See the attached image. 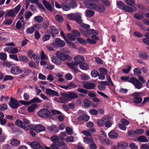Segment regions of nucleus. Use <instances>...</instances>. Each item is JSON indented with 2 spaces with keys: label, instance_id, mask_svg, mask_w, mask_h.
Segmentation results:
<instances>
[{
  "label": "nucleus",
  "instance_id": "obj_1",
  "mask_svg": "<svg viewBox=\"0 0 149 149\" xmlns=\"http://www.w3.org/2000/svg\"><path fill=\"white\" fill-rule=\"evenodd\" d=\"M74 62H68L67 64L72 72L74 74L79 72V70L77 65L80 64L85 61L84 57L82 56L78 55L74 57Z\"/></svg>",
  "mask_w": 149,
  "mask_h": 149
},
{
  "label": "nucleus",
  "instance_id": "obj_2",
  "mask_svg": "<svg viewBox=\"0 0 149 149\" xmlns=\"http://www.w3.org/2000/svg\"><path fill=\"white\" fill-rule=\"evenodd\" d=\"M56 56L53 57L51 60L53 63L57 65H60L61 64L62 60L65 61L67 60L70 61L72 59V58L68 54H64L59 52H56Z\"/></svg>",
  "mask_w": 149,
  "mask_h": 149
},
{
  "label": "nucleus",
  "instance_id": "obj_3",
  "mask_svg": "<svg viewBox=\"0 0 149 149\" xmlns=\"http://www.w3.org/2000/svg\"><path fill=\"white\" fill-rule=\"evenodd\" d=\"M38 115L40 117L45 118L50 116V112L48 109L44 108L40 109L38 112Z\"/></svg>",
  "mask_w": 149,
  "mask_h": 149
},
{
  "label": "nucleus",
  "instance_id": "obj_4",
  "mask_svg": "<svg viewBox=\"0 0 149 149\" xmlns=\"http://www.w3.org/2000/svg\"><path fill=\"white\" fill-rule=\"evenodd\" d=\"M142 94L141 92H135L132 94V96L133 97V101L134 103L139 104L142 102V98L140 96V95Z\"/></svg>",
  "mask_w": 149,
  "mask_h": 149
},
{
  "label": "nucleus",
  "instance_id": "obj_5",
  "mask_svg": "<svg viewBox=\"0 0 149 149\" xmlns=\"http://www.w3.org/2000/svg\"><path fill=\"white\" fill-rule=\"evenodd\" d=\"M24 71V73L28 72V69L27 68H24V70L20 69L18 66H13L11 69V73L14 75L19 74Z\"/></svg>",
  "mask_w": 149,
  "mask_h": 149
},
{
  "label": "nucleus",
  "instance_id": "obj_6",
  "mask_svg": "<svg viewBox=\"0 0 149 149\" xmlns=\"http://www.w3.org/2000/svg\"><path fill=\"white\" fill-rule=\"evenodd\" d=\"M128 81L134 85L137 89H140L142 87V84L140 81L132 77H131Z\"/></svg>",
  "mask_w": 149,
  "mask_h": 149
},
{
  "label": "nucleus",
  "instance_id": "obj_7",
  "mask_svg": "<svg viewBox=\"0 0 149 149\" xmlns=\"http://www.w3.org/2000/svg\"><path fill=\"white\" fill-rule=\"evenodd\" d=\"M8 104L10 107L13 109H16L18 107L19 105L18 102L17 100L12 97H11L10 102Z\"/></svg>",
  "mask_w": 149,
  "mask_h": 149
},
{
  "label": "nucleus",
  "instance_id": "obj_8",
  "mask_svg": "<svg viewBox=\"0 0 149 149\" xmlns=\"http://www.w3.org/2000/svg\"><path fill=\"white\" fill-rule=\"evenodd\" d=\"M84 3L87 8L93 10H94L96 4L90 0H86L85 1Z\"/></svg>",
  "mask_w": 149,
  "mask_h": 149
},
{
  "label": "nucleus",
  "instance_id": "obj_9",
  "mask_svg": "<svg viewBox=\"0 0 149 149\" xmlns=\"http://www.w3.org/2000/svg\"><path fill=\"white\" fill-rule=\"evenodd\" d=\"M97 35H93L91 36L92 39L90 38H87V41L88 43L94 45L96 43V41L98 40H99V38L97 36Z\"/></svg>",
  "mask_w": 149,
  "mask_h": 149
},
{
  "label": "nucleus",
  "instance_id": "obj_10",
  "mask_svg": "<svg viewBox=\"0 0 149 149\" xmlns=\"http://www.w3.org/2000/svg\"><path fill=\"white\" fill-rule=\"evenodd\" d=\"M105 10V7L102 4H96L95 6L94 10L103 13Z\"/></svg>",
  "mask_w": 149,
  "mask_h": 149
},
{
  "label": "nucleus",
  "instance_id": "obj_11",
  "mask_svg": "<svg viewBox=\"0 0 149 149\" xmlns=\"http://www.w3.org/2000/svg\"><path fill=\"white\" fill-rule=\"evenodd\" d=\"M47 128L51 132L54 134H55L57 133L59 131L58 127L55 125H52L49 126L47 127Z\"/></svg>",
  "mask_w": 149,
  "mask_h": 149
},
{
  "label": "nucleus",
  "instance_id": "obj_12",
  "mask_svg": "<svg viewBox=\"0 0 149 149\" xmlns=\"http://www.w3.org/2000/svg\"><path fill=\"white\" fill-rule=\"evenodd\" d=\"M55 43L59 47H63L65 46V43L64 41L61 40L59 38H55Z\"/></svg>",
  "mask_w": 149,
  "mask_h": 149
},
{
  "label": "nucleus",
  "instance_id": "obj_13",
  "mask_svg": "<svg viewBox=\"0 0 149 149\" xmlns=\"http://www.w3.org/2000/svg\"><path fill=\"white\" fill-rule=\"evenodd\" d=\"M40 24H36L32 27L29 28V33H32L36 30H39L40 28Z\"/></svg>",
  "mask_w": 149,
  "mask_h": 149
},
{
  "label": "nucleus",
  "instance_id": "obj_14",
  "mask_svg": "<svg viewBox=\"0 0 149 149\" xmlns=\"http://www.w3.org/2000/svg\"><path fill=\"white\" fill-rule=\"evenodd\" d=\"M34 129L35 131L37 132H40L42 131H45L46 128L43 125H36L34 127Z\"/></svg>",
  "mask_w": 149,
  "mask_h": 149
},
{
  "label": "nucleus",
  "instance_id": "obj_15",
  "mask_svg": "<svg viewBox=\"0 0 149 149\" xmlns=\"http://www.w3.org/2000/svg\"><path fill=\"white\" fill-rule=\"evenodd\" d=\"M95 86V84L93 83L87 82L83 84L84 88L87 89H93Z\"/></svg>",
  "mask_w": 149,
  "mask_h": 149
},
{
  "label": "nucleus",
  "instance_id": "obj_16",
  "mask_svg": "<svg viewBox=\"0 0 149 149\" xmlns=\"http://www.w3.org/2000/svg\"><path fill=\"white\" fill-rule=\"evenodd\" d=\"M15 124L17 126L20 127L26 130H28V126L26 127L23 123L19 119H17L15 122Z\"/></svg>",
  "mask_w": 149,
  "mask_h": 149
},
{
  "label": "nucleus",
  "instance_id": "obj_17",
  "mask_svg": "<svg viewBox=\"0 0 149 149\" xmlns=\"http://www.w3.org/2000/svg\"><path fill=\"white\" fill-rule=\"evenodd\" d=\"M46 93L48 95H49L57 96H59V93L58 92L49 89H47Z\"/></svg>",
  "mask_w": 149,
  "mask_h": 149
},
{
  "label": "nucleus",
  "instance_id": "obj_18",
  "mask_svg": "<svg viewBox=\"0 0 149 149\" xmlns=\"http://www.w3.org/2000/svg\"><path fill=\"white\" fill-rule=\"evenodd\" d=\"M90 118V117L87 114L79 116L77 118V120L79 121H84L85 122L88 121Z\"/></svg>",
  "mask_w": 149,
  "mask_h": 149
},
{
  "label": "nucleus",
  "instance_id": "obj_19",
  "mask_svg": "<svg viewBox=\"0 0 149 149\" xmlns=\"http://www.w3.org/2000/svg\"><path fill=\"white\" fill-rule=\"evenodd\" d=\"M30 146L34 149H39L41 148L40 143L38 141H33L30 144Z\"/></svg>",
  "mask_w": 149,
  "mask_h": 149
},
{
  "label": "nucleus",
  "instance_id": "obj_20",
  "mask_svg": "<svg viewBox=\"0 0 149 149\" xmlns=\"http://www.w3.org/2000/svg\"><path fill=\"white\" fill-rule=\"evenodd\" d=\"M108 136L111 139H116L118 138V135L116 132L112 130L109 133Z\"/></svg>",
  "mask_w": 149,
  "mask_h": 149
},
{
  "label": "nucleus",
  "instance_id": "obj_21",
  "mask_svg": "<svg viewBox=\"0 0 149 149\" xmlns=\"http://www.w3.org/2000/svg\"><path fill=\"white\" fill-rule=\"evenodd\" d=\"M50 33L54 36V34H58L59 31L58 29L56 28L54 26H51L50 28Z\"/></svg>",
  "mask_w": 149,
  "mask_h": 149
},
{
  "label": "nucleus",
  "instance_id": "obj_22",
  "mask_svg": "<svg viewBox=\"0 0 149 149\" xmlns=\"http://www.w3.org/2000/svg\"><path fill=\"white\" fill-rule=\"evenodd\" d=\"M71 6L69 3L64 2L62 4V8L65 11H68L71 9Z\"/></svg>",
  "mask_w": 149,
  "mask_h": 149
},
{
  "label": "nucleus",
  "instance_id": "obj_23",
  "mask_svg": "<svg viewBox=\"0 0 149 149\" xmlns=\"http://www.w3.org/2000/svg\"><path fill=\"white\" fill-rule=\"evenodd\" d=\"M42 3L47 10L50 11H52V7L49 2L47 1L46 0H43Z\"/></svg>",
  "mask_w": 149,
  "mask_h": 149
},
{
  "label": "nucleus",
  "instance_id": "obj_24",
  "mask_svg": "<svg viewBox=\"0 0 149 149\" xmlns=\"http://www.w3.org/2000/svg\"><path fill=\"white\" fill-rule=\"evenodd\" d=\"M42 102V100L38 98L35 97L31 100L29 101V105L32 103L36 104L35 103H40L41 102Z\"/></svg>",
  "mask_w": 149,
  "mask_h": 149
},
{
  "label": "nucleus",
  "instance_id": "obj_25",
  "mask_svg": "<svg viewBox=\"0 0 149 149\" xmlns=\"http://www.w3.org/2000/svg\"><path fill=\"white\" fill-rule=\"evenodd\" d=\"M15 13L13 9H10L6 14L5 17L6 18L7 17H15Z\"/></svg>",
  "mask_w": 149,
  "mask_h": 149
},
{
  "label": "nucleus",
  "instance_id": "obj_26",
  "mask_svg": "<svg viewBox=\"0 0 149 149\" xmlns=\"http://www.w3.org/2000/svg\"><path fill=\"white\" fill-rule=\"evenodd\" d=\"M79 67L80 69L83 70H87L89 68L88 65L86 63L83 62L79 65Z\"/></svg>",
  "mask_w": 149,
  "mask_h": 149
},
{
  "label": "nucleus",
  "instance_id": "obj_27",
  "mask_svg": "<svg viewBox=\"0 0 149 149\" xmlns=\"http://www.w3.org/2000/svg\"><path fill=\"white\" fill-rule=\"evenodd\" d=\"M19 141L16 139H13L10 142V144L13 146H17L20 144Z\"/></svg>",
  "mask_w": 149,
  "mask_h": 149
},
{
  "label": "nucleus",
  "instance_id": "obj_28",
  "mask_svg": "<svg viewBox=\"0 0 149 149\" xmlns=\"http://www.w3.org/2000/svg\"><path fill=\"white\" fill-rule=\"evenodd\" d=\"M137 140L141 142H147L148 140L147 138L144 136H141L137 138Z\"/></svg>",
  "mask_w": 149,
  "mask_h": 149
},
{
  "label": "nucleus",
  "instance_id": "obj_29",
  "mask_svg": "<svg viewBox=\"0 0 149 149\" xmlns=\"http://www.w3.org/2000/svg\"><path fill=\"white\" fill-rule=\"evenodd\" d=\"M38 105L36 104H32L29 107V112H33L35 109L37 108Z\"/></svg>",
  "mask_w": 149,
  "mask_h": 149
},
{
  "label": "nucleus",
  "instance_id": "obj_30",
  "mask_svg": "<svg viewBox=\"0 0 149 149\" xmlns=\"http://www.w3.org/2000/svg\"><path fill=\"white\" fill-rule=\"evenodd\" d=\"M94 14V12L93 10H88L86 11L85 15L87 17H91Z\"/></svg>",
  "mask_w": 149,
  "mask_h": 149
},
{
  "label": "nucleus",
  "instance_id": "obj_31",
  "mask_svg": "<svg viewBox=\"0 0 149 149\" xmlns=\"http://www.w3.org/2000/svg\"><path fill=\"white\" fill-rule=\"evenodd\" d=\"M123 10L125 12L130 13H132L134 12V9L132 7L126 5L123 8Z\"/></svg>",
  "mask_w": 149,
  "mask_h": 149
},
{
  "label": "nucleus",
  "instance_id": "obj_32",
  "mask_svg": "<svg viewBox=\"0 0 149 149\" xmlns=\"http://www.w3.org/2000/svg\"><path fill=\"white\" fill-rule=\"evenodd\" d=\"M117 146L119 148H124L127 147L128 146V144L126 142H122L118 143Z\"/></svg>",
  "mask_w": 149,
  "mask_h": 149
},
{
  "label": "nucleus",
  "instance_id": "obj_33",
  "mask_svg": "<svg viewBox=\"0 0 149 149\" xmlns=\"http://www.w3.org/2000/svg\"><path fill=\"white\" fill-rule=\"evenodd\" d=\"M69 99H74L78 97V96L77 94L74 92H70L68 93Z\"/></svg>",
  "mask_w": 149,
  "mask_h": 149
},
{
  "label": "nucleus",
  "instance_id": "obj_34",
  "mask_svg": "<svg viewBox=\"0 0 149 149\" xmlns=\"http://www.w3.org/2000/svg\"><path fill=\"white\" fill-rule=\"evenodd\" d=\"M74 17V21H75L77 23L79 24L82 23V20L81 19V16L80 15H76Z\"/></svg>",
  "mask_w": 149,
  "mask_h": 149
},
{
  "label": "nucleus",
  "instance_id": "obj_35",
  "mask_svg": "<svg viewBox=\"0 0 149 149\" xmlns=\"http://www.w3.org/2000/svg\"><path fill=\"white\" fill-rule=\"evenodd\" d=\"M83 103L84 106L86 108L89 107L91 105V103L90 101L87 98L84 99Z\"/></svg>",
  "mask_w": 149,
  "mask_h": 149
},
{
  "label": "nucleus",
  "instance_id": "obj_36",
  "mask_svg": "<svg viewBox=\"0 0 149 149\" xmlns=\"http://www.w3.org/2000/svg\"><path fill=\"white\" fill-rule=\"evenodd\" d=\"M84 141L85 143L87 144L93 143V140L91 137H85L84 138Z\"/></svg>",
  "mask_w": 149,
  "mask_h": 149
},
{
  "label": "nucleus",
  "instance_id": "obj_37",
  "mask_svg": "<svg viewBox=\"0 0 149 149\" xmlns=\"http://www.w3.org/2000/svg\"><path fill=\"white\" fill-rule=\"evenodd\" d=\"M34 19L35 21L38 23L41 22L43 20V17L40 15L35 17Z\"/></svg>",
  "mask_w": 149,
  "mask_h": 149
},
{
  "label": "nucleus",
  "instance_id": "obj_38",
  "mask_svg": "<svg viewBox=\"0 0 149 149\" xmlns=\"http://www.w3.org/2000/svg\"><path fill=\"white\" fill-rule=\"evenodd\" d=\"M117 5L119 9L123 10L124 7L125 6L124 3L121 1H118L117 3Z\"/></svg>",
  "mask_w": 149,
  "mask_h": 149
},
{
  "label": "nucleus",
  "instance_id": "obj_39",
  "mask_svg": "<svg viewBox=\"0 0 149 149\" xmlns=\"http://www.w3.org/2000/svg\"><path fill=\"white\" fill-rule=\"evenodd\" d=\"M66 36L68 39L71 41H74L76 39V38L75 37V36L72 33L71 34L69 33H67Z\"/></svg>",
  "mask_w": 149,
  "mask_h": 149
},
{
  "label": "nucleus",
  "instance_id": "obj_40",
  "mask_svg": "<svg viewBox=\"0 0 149 149\" xmlns=\"http://www.w3.org/2000/svg\"><path fill=\"white\" fill-rule=\"evenodd\" d=\"M70 5L71 6V8L72 9L75 8L77 6V4L76 1L74 0H72L70 1Z\"/></svg>",
  "mask_w": 149,
  "mask_h": 149
},
{
  "label": "nucleus",
  "instance_id": "obj_41",
  "mask_svg": "<svg viewBox=\"0 0 149 149\" xmlns=\"http://www.w3.org/2000/svg\"><path fill=\"white\" fill-rule=\"evenodd\" d=\"M134 74L135 75L139 76L141 73V70L139 68H136L134 70Z\"/></svg>",
  "mask_w": 149,
  "mask_h": 149
},
{
  "label": "nucleus",
  "instance_id": "obj_42",
  "mask_svg": "<svg viewBox=\"0 0 149 149\" xmlns=\"http://www.w3.org/2000/svg\"><path fill=\"white\" fill-rule=\"evenodd\" d=\"M76 39L82 45H86L87 44V41H86L83 38H81L77 37V38Z\"/></svg>",
  "mask_w": 149,
  "mask_h": 149
},
{
  "label": "nucleus",
  "instance_id": "obj_43",
  "mask_svg": "<svg viewBox=\"0 0 149 149\" xmlns=\"http://www.w3.org/2000/svg\"><path fill=\"white\" fill-rule=\"evenodd\" d=\"M56 20L58 22L61 23L62 22L63 20V17L59 15H57L55 16Z\"/></svg>",
  "mask_w": 149,
  "mask_h": 149
},
{
  "label": "nucleus",
  "instance_id": "obj_44",
  "mask_svg": "<svg viewBox=\"0 0 149 149\" xmlns=\"http://www.w3.org/2000/svg\"><path fill=\"white\" fill-rule=\"evenodd\" d=\"M51 139L53 143H57L59 141V138L56 135L52 136L51 138Z\"/></svg>",
  "mask_w": 149,
  "mask_h": 149
},
{
  "label": "nucleus",
  "instance_id": "obj_45",
  "mask_svg": "<svg viewBox=\"0 0 149 149\" xmlns=\"http://www.w3.org/2000/svg\"><path fill=\"white\" fill-rule=\"evenodd\" d=\"M139 56L140 58L143 59H146L148 58V55L146 53L141 52L139 54Z\"/></svg>",
  "mask_w": 149,
  "mask_h": 149
},
{
  "label": "nucleus",
  "instance_id": "obj_46",
  "mask_svg": "<svg viewBox=\"0 0 149 149\" xmlns=\"http://www.w3.org/2000/svg\"><path fill=\"white\" fill-rule=\"evenodd\" d=\"M49 22L48 20L44 21L42 24V27L45 29H46L49 27Z\"/></svg>",
  "mask_w": 149,
  "mask_h": 149
},
{
  "label": "nucleus",
  "instance_id": "obj_47",
  "mask_svg": "<svg viewBox=\"0 0 149 149\" xmlns=\"http://www.w3.org/2000/svg\"><path fill=\"white\" fill-rule=\"evenodd\" d=\"M99 74L98 72L96 70H92L91 72V76L93 77H97Z\"/></svg>",
  "mask_w": 149,
  "mask_h": 149
},
{
  "label": "nucleus",
  "instance_id": "obj_48",
  "mask_svg": "<svg viewBox=\"0 0 149 149\" xmlns=\"http://www.w3.org/2000/svg\"><path fill=\"white\" fill-rule=\"evenodd\" d=\"M29 57L31 58H33L34 60L36 61V62H39V61L40 57L36 54H33Z\"/></svg>",
  "mask_w": 149,
  "mask_h": 149
},
{
  "label": "nucleus",
  "instance_id": "obj_49",
  "mask_svg": "<svg viewBox=\"0 0 149 149\" xmlns=\"http://www.w3.org/2000/svg\"><path fill=\"white\" fill-rule=\"evenodd\" d=\"M19 61L24 63L27 62L28 61V58L27 57L24 56H21L19 57Z\"/></svg>",
  "mask_w": 149,
  "mask_h": 149
},
{
  "label": "nucleus",
  "instance_id": "obj_50",
  "mask_svg": "<svg viewBox=\"0 0 149 149\" xmlns=\"http://www.w3.org/2000/svg\"><path fill=\"white\" fill-rule=\"evenodd\" d=\"M126 3L129 5L134 6L135 4L134 0H125Z\"/></svg>",
  "mask_w": 149,
  "mask_h": 149
},
{
  "label": "nucleus",
  "instance_id": "obj_51",
  "mask_svg": "<svg viewBox=\"0 0 149 149\" xmlns=\"http://www.w3.org/2000/svg\"><path fill=\"white\" fill-rule=\"evenodd\" d=\"M80 26L82 28H84L86 30L89 29L90 28V25L84 23L80 24Z\"/></svg>",
  "mask_w": 149,
  "mask_h": 149
},
{
  "label": "nucleus",
  "instance_id": "obj_52",
  "mask_svg": "<svg viewBox=\"0 0 149 149\" xmlns=\"http://www.w3.org/2000/svg\"><path fill=\"white\" fill-rule=\"evenodd\" d=\"M72 34H73L75 37H79L81 36V34L80 32L78 30H74L72 31Z\"/></svg>",
  "mask_w": 149,
  "mask_h": 149
},
{
  "label": "nucleus",
  "instance_id": "obj_53",
  "mask_svg": "<svg viewBox=\"0 0 149 149\" xmlns=\"http://www.w3.org/2000/svg\"><path fill=\"white\" fill-rule=\"evenodd\" d=\"M68 95V93H62L61 94V97L66 101L69 100Z\"/></svg>",
  "mask_w": 149,
  "mask_h": 149
},
{
  "label": "nucleus",
  "instance_id": "obj_54",
  "mask_svg": "<svg viewBox=\"0 0 149 149\" xmlns=\"http://www.w3.org/2000/svg\"><path fill=\"white\" fill-rule=\"evenodd\" d=\"M68 95V93H62L61 94V97L66 101L69 100Z\"/></svg>",
  "mask_w": 149,
  "mask_h": 149
},
{
  "label": "nucleus",
  "instance_id": "obj_55",
  "mask_svg": "<svg viewBox=\"0 0 149 149\" xmlns=\"http://www.w3.org/2000/svg\"><path fill=\"white\" fill-rule=\"evenodd\" d=\"M7 58V55L6 54L3 53H0V59L3 61H5Z\"/></svg>",
  "mask_w": 149,
  "mask_h": 149
},
{
  "label": "nucleus",
  "instance_id": "obj_56",
  "mask_svg": "<svg viewBox=\"0 0 149 149\" xmlns=\"http://www.w3.org/2000/svg\"><path fill=\"white\" fill-rule=\"evenodd\" d=\"M136 134L141 135L143 133L144 130L142 129L138 128L135 130Z\"/></svg>",
  "mask_w": 149,
  "mask_h": 149
},
{
  "label": "nucleus",
  "instance_id": "obj_57",
  "mask_svg": "<svg viewBox=\"0 0 149 149\" xmlns=\"http://www.w3.org/2000/svg\"><path fill=\"white\" fill-rule=\"evenodd\" d=\"M7 106L5 104L0 105V110L1 111H5L7 109Z\"/></svg>",
  "mask_w": 149,
  "mask_h": 149
},
{
  "label": "nucleus",
  "instance_id": "obj_58",
  "mask_svg": "<svg viewBox=\"0 0 149 149\" xmlns=\"http://www.w3.org/2000/svg\"><path fill=\"white\" fill-rule=\"evenodd\" d=\"M74 140V137L72 136L67 137L65 139L66 141L68 143L73 142Z\"/></svg>",
  "mask_w": 149,
  "mask_h": 149
},
{
  "label": "nucleus",
  "instance_id": "obj_59",
  "mask_svg": "<svg viewBox=\"0 0 149 149\" xmlns=\"http://www.w3.org/2000/svg\"><path fill=\"white\" fill-rule=\"evenodd\" d=\"M40 56V58L42 60L47 59V57L44 53V51L43 50L41 51Z\"/></svg>",
  "mask_w": 149,
  "mask_h": 149
},
{
  "label": "nucleus",
  "instance_id": "obj_60",
  "mask_svg": "<svg viewBox=\"0 0 149 149\" xmlns=\"http://www.w3.org/2000/svg\"><path fill=\"white\" fill-rule=\"evenodd\" d=\"M65 78L66 80H70L72 79L73 76L70 73H68L65 75Z\"/></svg>",
  "mask_w": 149,
  "mask_h": 149
},
{
  "label": "nucleus",
  "instance_id": "obj_61",
  "mask_svg": "<svg viewBox=\"0 0 149 149\" xmlns=\"http://www.w3.org/2000/svg\"><path fill=\"white\" fill-rule=\"evenodd\" d=\"M103 4L106 7H109L110 5V2L108 0H101Z\"/></svg>",
  "mask_w": 149,
  "mask_h": 149
},
{
  "label": "nucleus",
  "instance_id": "obj_62",
  "mask_svg": "<svg viewBox=\"0 0 149 149\" xmlns=\"http://www.w3.org/2000/svg\"><path fill=\"white\" fill-rule=\"evenodd\" d=\"M99 71L100 73H102L104 74H106L107 73L108 71L107 70L104 68H100L99 70Z\"/></svg>",
  "mask_w": 149,
  "mask_h": 149
},
{
  "label": "nucleus",
  "instance_id": "obj_63",
  "mask_svg": "<svg viewBox=\"0 0 149 149\" xmlns=\"http://www.w3.org/2000/svg\"><path fill=\"white\" fill-rule=\"evenodd\" d=\"M57 102L59 103H65L66 101L62 97H59L57 99Z\"/></svg>",
  "mask_w": 149,
  "mask_h": 149
},
{
  "label": "nucleus",
  "instance_id": "obj_64",
  "mask_svg": "<svg viewBox=\"0 0 149 149\" xmlns=\"http://www.w3.org/2000/svg\"><path fill=\"white\" fill-rule=\"evenodd\" d=\"M140 149H149V145L147 143L143 144L140 147Z\"/></svg>",
  "mask_w": 149,
  "mask_h": 149
}]
</instances>
